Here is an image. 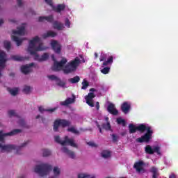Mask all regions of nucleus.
Masks as SVG:
<instances>
[{
	"label": "nucleus",
	"instance_id": "1",
	"mask_svg": "<svg viewBox=\"0 0 178 178\" xmlns=\"http://www.w3.org/2000/svg\"><path fill=\"white\" fill-rule=\"evenodd\" d=\"M48 47L43 46L42 42H40V37L35 36L31 40L29 41V45L28 47V51L31 55H34V60L38 62H44V60H48L49 54L44 53L41 57L37 54L40 51H45Z\"/></svg>",
	"mask_w": 178,
	"mask_h": 178
},
{
	"label": "nucleus",
	"instance_id": "2",
	"mask_svg": "<svg viewBox=\"0 0 178 178\" xmlns=\"http://www.w3.org/2000/svg\"><path fill=\"white\" fill-rule=\"evenodd\" d=\"M81 63V60H80L79 57H76L63 67V72L65 74H69L70 73H73V72H76V70H77V67H79Z\"/></svg>",
	"mask_w": 178,
	"mask_h": 178
},
{
	"label": "nucleus",
	"instance_id": "3",
	"mask_svg": "<svg viewBox=\"0 0 178 178\" xmlns=\"http://www.w3.org/2000/svg\"><path fill=\"white\" fill-rule=\"evenodd\" d=\"M30 143L29 140L25 141L20 146H17L16 145H2L0 143V148L1 151H6V152H11V151H16L17 154H19V152L22 149V148H24V147H27Z\"/></svg>",
	"mask_w": 178,
	"mask_h": 178
},
{
	"label": "nucleus",
	"instance_id": "4",
	"mask_svg": "<svg viewBox=\"0 0 178 178\" xmlns=\"http://www.w3.org/2000/svg\"><path fill=\"white\" fill-rule=\"evenodd\" d=\"M52 170V166L47 164L42 163L40 165H38L34 168L35 173H38L40 177H44V176H47L49 173V171Z\"/></svg>",
	"mask_w": 178,
	"mask_h": 178
},
{
	"label": "nucleus",
	"instance_id": "5",
	"mask_svg": "<svg viewBox=\"0 0 178 178\" xmlns=\"http://www.w3.org/2000/svg\"><path fill=\"white\" fill-rule=\"evenodd\" d=\"M55 141L61 145H70L74 147V148H77V144L74 143L73 139H69V136H65L64 140H60V137L56 136H55Z\"/></svg>",
	"mask_w": 178,
	"mask_h": 178
},
{
	"label": "nucleus",
	"instance_id": "6",
	"mask_svg": "<svg viewBox=\"0 0 178 178\" xmlns=\"http://www.w3.org/2000/svg\"><path fill=\"white\" fill-rule=\"evenodd\" d=\"M70 121L67 120L57 119L54 122V131H59V127H69L70 126Z\"/></svg>",
	"mask_w": 178,
	"mask_h": 178
},
{
	"label": "nucleus",
	"instance_id": "7",
	"mask_svg": "<svg viewBox=\"0 0 178 178\" xmlns=\"http://www.w3.org/2000/svg\"><path fill=\"white\" fill-rule=\"evenodd\" d=\"M51 58H53V60L54 61V66L52 67V70H55L56 72L62 70V69L63 68L65 65H66V63H67V59H66L65 58H63L60 62L55 60V56H54V55L51 56Z\"/></svg>",
	"mask_w": 178,
	"mask_h": 178
},
{
	"label": "nucleus",
	"instance_id": "8",
	"mask_svg": "<svg viewBox=\"0 0 178 178\" xmlns=\"http://www.w3.org/2000/svg\"><path fill=\"white\" fill-rule=\"evenodd\" d=\"M145 151L146 154L149 155H153V154H157V155H161V147L159 146L151 147V145H148L145 147Z\"/></svg>",
	"mask_w": 178,
	"mask_h": 178
},
{
	"label": "nucleus",
	"instance_id": "9",
	"mask_svg": "<svg viewBox=\"0 0 178 178\" xmlns=\"http://www.w3.org/2000/svg\"><path fill=\"white\" fill-rule=\"evenodd\" d=\"M19 133H22L20 129H14L8 133H3V131H0V141L1 143H5V137H8V136H16Z\"/></svg>",
	"mask_w": 178,
	"mask_h": 178
},
{
	"label": "nucleus",
	"instance_id": "10",
	"mask_svg": "<svg viewBox=\"0 0 178 178\" xmlns=\"http://www.w3.org/2000/svg\"><path fill=\"white\" fill-rule=\"evenodd\" d=\"M129 133L130 134H133L134 133H136V131H144V129H145L144 127V124H140L138 127H136L133 124H129Z\"/></svg>",
	"mask_w": 178,
	"mask_h": 178
},
{
	"label": "nucleus",
	"instance_id": "11",
	"mask_svg": "<svg viewBox=\"0 0 178 178\" xmlns=\"http://www.w3.org/2000/svg\"><path fill=\"white\" fill-rule=\"evenodd\" d=\"M7 61L8 59H6V53L2 50H0V70H3V69H5Z\"/></svg>",
	"mask_w": 178,
	"mask_h": 178
},
{
	"label": "nucleus",
	"instance_id": "12",
	"mask_svg": "<svg viewBox=\"0 0 178 178\" xmlns=\"http://www.w3.org/2000/svg\"><path fill=\"white\" fill-rule=\"evenodd\" d=\"M51 45L55 54H60V51H62V45H60L59 42H58L56 40H52L51 42Z\"/></svg>",
	"mask_w": 178,
	"mask_h": 178
},
{
	"label": "nucleus",
	"instance_id": "13",
	"mask_svg": "<svg viewBox=\"0 0 178 178\" xmlns=\"http://www.w3.org/2000/svg\"><path fill=\"white\" fill-rule=\"evenodd\" d=\"M75 102H76V96H74V95H72V98L68 97L65 101L61 102L60 103V105H61V106H67V105H70V104H74Z\"/></svg>",
	"mask_w": 178,
	"mask_h": 178
},
{
	"label": "nucleus",
	"instance_id": "14",
	"mask_svg": "<svg viewBox=\"0 0 178 178\" xmlns=\"http://www.w3.org/2000/svg\"><path fill=\"white\" fill-rule=\"evenodd\" d=\"M33 66H34V63L23 65L21 67V72L24 73V74H29V73L31 72V67H33Z\"/></svg>",
	"mask_w": 178,
	"mask_h": 178
},
{
	"label": "nucleus",
	"instance_id": "15",
	"mask_svg": "<svg viewBox=\"0 0 178 178\" xmlns=\"http://www.w3.org/2000/svg\"><path fill=\"white\" fill-rule=\"evenodd\" d=\"M61 151L64 152V154H66L69 156V158H71V159H76V154L72 150H69L67 147H64L61 149Z\"/></svg>",
	"mask_w": 178,
	"mask_h": 178
},
{
	"label": "nucleus",
	"instance_id": "16",
	"mask_svg": "<svg viewBox=\"0 0 178 178\" xmlns=\"http://www.w3.org/2000/svg\"><path fill=\"white\" fill-rule=\"evenodd\" d=\"M144 161H139L134 163V168L136 169V172L140 173L144 170Z\"/></svg>",
	"mask_w": 178,
	"mask_h": 178
},
{
	"label": "nucleus",
	"instance_id": "17",
	"mask_svg": "<svg viewBox=\"0 0 178 178\" xmlns=\"http://www.w3.org/2000/svg\"><path fill=\"white\" fill-rule=\"evenodd\" d=\"M107 111L111 115H113L114 116H116V115H118L119 111L115 108V104L110 103L107 107Z\"/></svg>",
	"mask_w": 178,
	"mask_h": 178
},
{
	"label": "nucleus",
	"instance_id": "18",
	"mask_svg": "<svg viewBox=\"0 0 178 178\" xmlns=\"http://www.w3.org/2000/svg\"><path fill=\"white\" fill-rule=\"evenodd\" d=\"M151 140H152V138L145 134L140 138H136V143H146V144H148V143H149Z\"/></svg>",
	"mask_w": 178,
	"mask_h": 178
},
{
	"label": "nucleus",
	"instance_id": "19",
	"mask_svg": "<svg viewBox=\"0 0 178 178\" xmlns=\"http://www.w3.org/2000/svg\"><path fill=\"white\" fill-rule=\"evenodd\" d=\"M130 108H131V106L129 102H124L122 105H121V110L123 112V113H129V111H130Z\"/></svg>",
	"mask_w": 178,
	"mask_h": 178
},
{
	"label": "nucleus",
	"instance_id": "20",
	"mask_svg": "<svg viewBox=\"0 0 178 178\" xmlns=\"http://www.w3.org/2000/svg\"><path fill=\"white\" fill-rule=\"evenodd\" d=\"M53 27L55 29V30H58L60 31V30H63V29H65V25L61 22L54 21L53 23Z\"/></svg>",
	"mask_w": 178,
	"mask_h": 178
},
{
	"label": "nucleus",
	"instance_id": "21",
	"mask_svg": "<svg viewBox=\"0 0 178 178\" xmlns=\"http://www.w3.org/2000/svg\"><path fill=\"white\" fill-rule=\"evenodd\" d=\"M58 35V33H56L54 31H49L46 33H44L42 35V38L45 40V38H49L51 37V38H54V37H56Z\"/></svg>",
	"mask_w": 178,
	"mask_h": 178
},
{
	"label": "nucleus",
	"instance_id": "22",
	"mask_svg": "<svg viewBox=\"0 0 178 178\" xmlns=\"http://www.w3.org/2000/svg\"><path fill=\"white\" fill-rule=\"evenodd\" d=\"M144 130L140 131V133H144L145 131H147V133H145V134H146V136H147L148 137L152 138V134L154 133V131L151 129V127H147L145 124H144Z\"/></svg>",
	"mask_w": 178,
	"mask_h": 178
},
{
	"label": "nucleus",
	"instance_id": "23",
	"mask_svg": "<svg viewBox=\"0 0 178 178\" xmlns=\"http://www.w3.org/2000/svg\"><path fill=\"white\" fill-rule=\"evenodd\" d=\"M48 22L49 23H53L54 22V16L49 15L48 17H39L38 22Z\"/></svg>",
	"mask_w": 178,
	"mask_h": 178
},
{
	"label": "nucleus",
	"instance_id": "24",
	"mask_svg": "<svg viewBox=\"0 0 178 178\" xmlns=\"http://www.w3.org/2000/svg\"><path fill=\"white\" fill-rule=\"evenodd\" d=\"M26 29L24 26H20L17 28V30H13V33L17 35H24V31Z\"/></svg>",
	"mask_w": 178,
	"mask_h": 178
},
{
	"label": "nucleus",
	"instance_id": "25",
	"mask_svg": "<svg viewBox=\"0 0 178 178\" xmlns=\"http://www.w3.org/2000/svg\"><path fill=\"white\" fill-rule=\"evenodd\" d=\"M65 9H66V6H65V4H58L56 8H54V10L57 12V13H60L62 10H65Z\"/></svg>",
	"mask_w": 178,
	"mask_h": 178
},
{
	"label": "nucleus",
	"instance_id": "26",
	"mask_svg": "<svg viewBox=\"0 0 178 178\" xmlns=\"http://www.w3.org/2000/svg\"><path fill=\"white\" fill-rule=\"evenodd\" d=\"M11 38L13 41H15V42H16L17 47H20V45H22L23 42V39H20L19 38V37L15 35H12Z\"/></svg>",
	"mask_w": 178,
	"mask_h": 178
},
{
	"label": "nucleus",
	"instance_id": "27",
	"mask_svg": "<svg viewBox=\"0 0 178 178\" xmlns=\"http://www.w3.org/2000/svg\"><path fill=\"white\" fill-rule=\"evenodd\" d=\"M151 173H152V178H158L159 176V172H158V169L155 167H152L150 170Z\"/></svg>",
	"mask_w": 178,
	"mask_h": 178
},
{
	"label": "nucleus",
	"instance_id": "28",
	"mask_svg": "<svg viewBox=\"0 0 178 178\" xmlns=\"http://www.w3.org/2000/svg\"><path fill=\"white\" fill-rule=\"evenodd\" d=\"M113 63V56H110L108 58L104 60L102 64V66H108L109 64Z\"/></svg>",
	"mask_w": 178,
	"mask_h": 178
},
{
	"label": "nucleus",
	"instance_id": "29",
	"mask_svg": "<svg viewBox=\"0 0 178 178\" xmlns=\"http://www.w3.org/2000/svg\"><path fill=\"white\" fill-rule=\"evenodd\" d=\"M102 129H104V130H106L107 131L112 130L111 127V122H107L106 123H103L102 124Z\"/></svg>",
	"mask_w": 178,
	"mask_h": 178
},
{
	"label": "nucleus",
	"instance_id": "30",
	"mask_svg": "<svg viewBox=\"0 0 178 178\" xmlns=\"http://www.w3.org/2000/svg\"><path fill=\"white\" fill-rule=\"evenodd\" d=\"M56 86H58V87H62L63 88H65L66 86V82L60 80V79L58 78L57 81H56Z\"/></svg>",
	"mask_w": 178,
	"mask_h": 178
},
{
	"label": "nucleus",
	"instance_id": "31",
	"mask_svg": "<svg viewBox=\"0 0 178 178\" xmlns=\"http://www.w3.org/2000/svg\"><path fill=\"white\" fill-rule=\"evenodd\" d=\"M68 81L72 83V84H76V83H79V81H80V76H76L74 78L70 79Z\"/></svg>",
	"mask_w": 178,
	"mask_h": 178
},
{
	"label": "nucleus",
	"instance_id": "32",
	"mask_svg": "<svg viewBox=\"0 0 178 178\" xmlns=\"http://www.w3.org/2000/svg\"><path fill=\"white\" fill-rule=\"evenodd\" d=\"M39 109V112H40L41 113H42V112H55L56 108H51V109H44V107L42 106H39L38 108Z\"/></svg>",
	"mask_w": 178,
	"mask_h": 178
},
{
	"label": "nucleus",
	"instance_id": "33",
	"mask_svg": "<svg viewBox=\"0 0 178 178\" xmlns=\"http://www.w3.org/2000/svg\"><path fill=\"white\" fill-rule=\"evenodd\" d=\"M11 59L13 60H17V62H23V60H24V57L20 56H12Z\"/></svg>",
	"mask_w": 178,
	"mask_h": 178
},
{
	"label": "nucleus",
	"instance_id": "34",
	"mask_svg": "<svg viewBox=\"0 0 178 178\" xmlns=\"http://www.w3.org/2000/svg\"><path fill=\"white\" fill-rule=\"evenodd\" d=\"M102 158H110L111 156V152L108 151V150H104L102 152Z\"/></svg>",
	"mask_w": 178,
	"mask_h": 178
},
{
	"label": "nucleus",
	"instance_id": "35",
	"mask_svg": "<svg viewBox=\"0 0 178 178\" xmlns=\"http://www.w3.org/2000/svg\"><path fill=\"white\" fill-rule=\"evenodd\" d=\"M3 44H4V47L6 48V49L7 51H10V48L12 47V44L10 43V42L6 40V41H4Z\"/></svg>",
	"mask_w": 178,
	"mask_h": 178
},
{
	"label": "nucleus",
	"instance_id": "36",
	"mask_svg": "<svg viewBox=\"0 0 178 178\" xmlns=\"http://www.w3.org/2000/svg\"><path fill=\"white\" fill-rule=\"evenodd\" d=\"M10 94L13 95L14 97L17 95V92H19V89L17 88H15L14 89H9L8 90Z\"/></svg>",
	"mask_w": 178,
	"mask_h": 178
},
{
	"label": "nucleus",
	"instance_id": "37",
	"mask_svg": "<svg viewBox=\"0 0 178 178\" xmlns=\"http://www.w3.org/2000/svg\"><path fill=\"white\" fill-rule=\"evenodd\" d=\"M67 131H70L71 133H74V134H80V131H79L77 129H76L75 127H70L67 129Z\"/></svg>",
	"mask_w": 178,
	"mask_h": 178
},
{
	"label": "nucleus",
	"instance_id": "38",
	"mask_svg": "<svg viewBox=\"0 0 178 178\" xmlns=\"http://www.w3.org/2000/svg\"><path fill=\"white\" fill-rule=\"evenodd\" d=\"M88 86H90V83H88V81H87V80L86 79H83L82 82L81 90H87V87H88Z\"/></svg>",
	"mask_w": 178,
	"mask_h": 178
},
{
	"label": "nucleus",
	"instance_id": "39",
	"mask_svg": "<svg viewBox=\"0 0 178 178\" xmlns=\"http://www.w3.org/2000/svg\"><path fill=\"white\" fill-rule=\"evenodd\" d=\"M95 98V95L93 92L88 93V96L86 97V101H92V99Z\"/></svg>",
	"mask_w": 178,
	"mask_h": 178
},
{
	"label": "nucleus",
	"instance_id": "40",
	"mask_svg": "<svg viewBox=\"0 0 178 178\" xmlns=\"http://www.w3.org/2000/svg\"><path fill=\"white\" fill-rule=\"evenodd\" d=\"M51 150L48 149H42V155L43 156H49L51 155Z\"/></svg>",
	"mask_w": 178,
	"mask_h": 178
},
{
	"label": "nucleus",
	"instance_id": "41",
	"mask_svg": "<svg viewBox=\"0 0 178 178\" xmlns=\"http://www.w3.org/2000/svg\"><path fill=\"white\" fill-rule=\"evenodd\" d=\"M78 178H95V176L91 177V175L88 174H79L78 175Z\"/></svg>",
	"mask_w": 178,
	"mask_h": 178
},
{
	"label": "nucleus",
	"instance_id": "42",
	"mask_svg": "<svg viewBox=\"0 0 178 178\" xmlns=\"http://www.w3.org/2000/svg\"><path fill=\"white\" fill-rule=\"evenodd\" d=\"M110 70H111V67H105L104 68L101 70V73H102L103 74H108Z\"/></svg>",
	"mask_w": 178,
	"mask_h": 178
},
{
	"label": "nucleus",
	"instance_id": "43",
	"mask_svg": "<svg viewBox=\"0 0 178 178\" xmlns=\"http://www.w3.org/2000/svg\"><path fill=\"white\" fill-rule=\"evenodd\" d=\"M117 123H118V124H122L123 127L126 126V120H124L122 118H118Z\"/></svg>",
	"mask_w": 178,
	"mask_h": 178
},
{
	"label": "nucleus",
	"instance_id": "44",
	"mask_svg": "<svg viewBox=\"0 0 178 178\" xmlns=\"http://www.w3.org/2000/svg\"><path fill=\"white\" fill-rule=\"evenodd\" d=\"M31 91V88L30 86H24L23 89V92H24V94H30Z\"/></svg>",
	"mask_w": 178,
	"mask_h": 178
},
{
	"label": "nucleus",
	"instance_id": "45",
	"mask_svg": "<svg viewBox=\"0 0 178 178\" xmlns=\"http://www.w3.org/2000/svg\"><path fill=\"white\" fill-rule=\"evenodd\" d=\"M8 116H10V118H12V116H17V115H16V112L15 111V110H10L8 111Z\"/></svg>",
	"mask_w": 178,
	"mask_h": 178
},
{
	"label": "nucleus",
	"instance_id": "46",
	"mask_svg": "<svg viewBox=\"0 0 178 178\" xmlns=\"http://www.w3.org/2000/svg\"><path fill=\"white\" fill-rule=\"evenodd\" d=\"M48 79H49V80H55L56 82L58 81V79H59L58 76H55V75H49L47 76Z\"/></svg>",
	"mask_w": 178,
	"mask_h": 178
},
{
	"label": "nucleus",
	"instance_id": "47",
	"mask_svg": "<svg viewBox=\"0 0 178 178\" xmlns=\"http://www.w3.org/2000/svg\"><path fill=\"white\" fill-rule=\"evenodd\" d=\"M88 145H90V147H92V148H97L98 147V145L95 144L94 142H88Z\"/></svg>",
	"mask_w": 178,
	"mask_h": 178
},
{
	"label": "nucleus",
	"instance_id": "48",
	"mask_svg": "<svg viewBox=\"0 0 178 178\" xmlns=\"http://www.w3.org/2000/svg\"><path fill=\"white\" fill-rule=\"evenodd\" d=\"M86 104L91 108H94V102L92 100H86Z\"/></svg>",
	"mask_w": 178,
	"mask_h": 178
},
{
	"label": "nucleus",
	"instance_id": "49",
	"mask_svg": "<svg viewBox=\"0 0 178 178\" xmlns=\"http://www.w3.org/2000/svg\"><path fill=\"white\" fill-rule=\"evenodd\" d=\"M65 26L67 27V29H70V20H69L67 18L65 19Z\"/></svg>",
	"mask_w": 178,
	"mask_h": 178
},
{
	"label": "nucleus",
	"instance_id": "50",
	"mask_svg": "<svg viewBox=\"0 0 178 178\" xmlns=\"http://www.w3.org/2000/svg\"><path fill=\"white\" fill-rule=\"evenodd\" d=\"M99 60L100 62H105V60H106V55L105 54L101 55L99 58Z\"/></svg>",
	"mask_w": 178,
	"mask_h": 178
},
{
	"label": "nucleus",
	"instance_id": "51",
	"mask_svg": "<svg viewBox=\"0 0 178 178\" xmlns=\"http://www.w3.org/2000/svg\"><path fill=\"white\" fill-rule=\"evenodd\" d=\"M44 2L49 5V6H54V3H52V0H44Z\"/></svg>",
	"mask_w": 178,
	"mask_h": 178
},
{
	"label": "nucleus",
	"instance_id": "52",
	"mask_svg": "<svg viewBox=\"0 0 178 178\" xmlns=\"http://www.w3.org/2000/svg\"><path fill=\"white\" fill-rule=\"evenodd\" d=\"M111 136H112V138H113V142L116 143V141H118V137L116 136V135L112 134Z\"/></svg>",
	"mask_w": 178,
	"mask_h": 178
},
{
	"label": "nucleus",
	"instance_id": "53",
	"mask_svg": "<svg viewBox=\"0 0 178 178\" xmlns=\"http://www.w3.org/2000/svg\"><path fill=\"white\" fill-rule=\"evenodd\" d=\"M97 127L99 129V133L102 134V128H101V125H99L98 122H97Z\"/></svg>",
	"mask_w": 178,
	"mask_h": 178
},
{
	"label": "nucleus",
	"instance_id": "54",
	"mask_svg": "<svg viewBox=\"0 0 178 178\" xmlns=\"http://www.w3.org/2000/svg\"><path fill=\"white\" fill-rule=\"evenodd\" d=\"M22 0H17L18 6H22L23 2H22Z\"/></svg>",
	"mask_w": 178,
	"mask_h": 178
},
{
	"label": "nucleus",
	"instance_id": "55",
	"mask_svg": "<svg viewBox=\"0 0 178 178\" xmlns=\"http://www.w3.org/2000/svg\"><path fill=\"white\" fill-rule=\"evenodd\" d=\"M19 124H21V126H24V124H26V123L24 122V120H20Z\"/></svg>",
	"mask_w": 178,
	"mask_h": 178
},
{
	"label": "nucleus",
	"instance_id": "56",
	"mask_svg": "<svg viewBox=\"0 0 178 178\" xmlns=\"http://www.w3.org/2000/svg\"><path fill=\"white\" fill-rule=\"evenodd\" d=\"M96 109L97 111H99V102H96Z\"/></svg>",
	"mask_w": 178,
	"mask_h": 178
},
{
	"label": "nucleus",
	"instance_id": "57",
	"mask_svg": "<svg viewBox=\"0 0 178 178\" xmlns=\"http://www.w3.org/2000/svg\"><path fill=\"white\" fill-rule=\"evenodd\" d=\"M41 120L42 123H45V122H47V119H45L44 117H42Z\"/></svg>",
	"mask_w": 178,
	"mask_h": 178
},
{
	"label": "nucleus",
	"instance_id": "58",
	"mask_svg": "<svg viewBox=\"0 0 178 178\" xmlns=\"http://www.w3.org/2000/svg\"><path fill=\"white\" fill-rule=\"evenodd\" d=\"M80 58L82 59L83 63H86V60L83 58V56H80Z\"/></svg>",
	"mask_w": 178,
	"mask_h": 178
},
{
	"label": "nucleus",
	"instance_id": "59",
	"mask_svg": "<svg viewBox=\"0 0 178 178\" xmlns=\"http://www.w3.org/2000/svg\"><path fill=\"white\" fill-rule=\"evenodd\" d=\"M3 24V19H0V26Z\"/></svg>",
	"mask_w": 178,
	"mask_h": 178
},
{
	"label": "nucleus",
	"instance_id": "60",
	"mask_svg": "<svg viewBox=\"0 0 178 178\" xmlns=\"http://www.w3.org/2000/svg\"><path fill=\"white\" fill-rule=\"evenodd\" d=\"M40 118H41V115H38L36 116L35 119H40Z\"/></svg>",
	"mask_w": 178,
	"mask_h": 178
},
{
	"label": "nucleus",
	"instance_id": "61",
	"mask_svg": "<svg viewBox=\"0 0 178 178\" xmlns=\"http://www.w3.org/2000/svg\"><path fill=\"white\" fill-rule=\"evenodd\" d=\"M95 57L97 58H98V54L97 53H95Z\"/></svg>",
	"mask_w": 178,
	"mask_h": 178
},
{
	"label": "nucleus",
	"instance_id": "62",
	"mask_svg": "<svg viewBox=\"0 0 178 178\" xmlns=\"http://www.w3.org/2000/svg\"><path fill=\"white\" fill-rule=\"evenodd\" d=\"M10 76H15V74L14 73H11V74H10Z\"/></svg>",
	"mask_w": 178,
	"mask_h": 178
},
{
	"label": "nucleus",
	"instance_id": "63",
	"mask_svg": "<svg viewBox=\"0 0 178 178\" xmlns=\"http://www.w3.org/2000/svg\"><path fill=\"white\" fill-rule=\"evenodd\" d=\"M106 120L107 122H108L109 118H108V117H106Z\"/></svg>",
	"mask_w": 178,
	"mask_h": 178
},
{
	"label": "nucleus",
	"instance_id": "64",
	"mask_svg": "<svg viewBox=\"0 0 178 178\" xmlns=\"http://www.w3.org/2000/svg\"><path fill=\"white\" fill-rule=\"evenodd\" d=\"M19 178H26L24 176H21Z\"/></svg>",
	"mask_w": 178,
	"mask_h": 178
}]
</instances>
